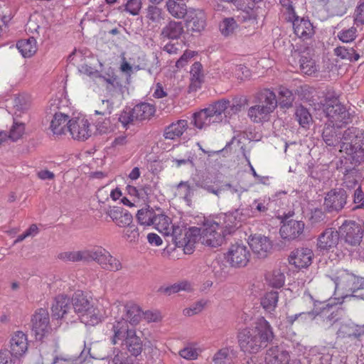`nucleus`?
<instances>
[{
	"label": "nucleus",
	"instance_id": "f257e3e1",
	"mask_svg": "<svg viewBox=\"0 0 364 364\" xmlns=\"http://www.w3.org/2000/svg\"><path fill=\"white\" fill-rule=\"evenodd\" d=\"M241 350L250 353H256L267 347L274 338L272 328L264 318H259L252 328L241 330L237 336Z\"/></svg>",
	"mask_w": 364,
	"mask_h": 364
},
{
	"label": "nucleus",
	"instance_id": "f03ea898",
	"mask_svg": "<svg viewBox=\"0 0 364 364\" xmlns=\"http://www.w3.org/2000/svg\"><path fill=\"white\" fill-rule=\"evenodd\" d=\"M235 223V218L229 213L220 214L212 220H206L200 237V242L210 247L220 246L225 237L237 228Z\"/></svg>",
	"mask_w": 364,
	"mask_h": 364
},
{
	"label": "nucleus",
	"instance_id": "7ed1b4c3",
	"mask_svg": "<svg viewBox=\"0 0 364 364\" xmlns=\"http://www.w3.org/2000/svg\"><path fill=\"white\" fill-rule=\"evenodd\" d=\"M112 314L114 322L109 323L107 327H110L112 332H115V336L119 337L125 331L130 329L128 323L136 325L139 322L141 311L138 305L132 302H116L112 307Z\"/></svg>",
	"mask_w": 364,
	"mask_h": 364
},
{
	"label": "nucleus",
	"instance_id": "20e7f679",
	"mask_svg": "<svg viewBox=\"0 0 364 364\" xmlns=\"http://www.w3.org/2000/svg\"><path fill=\"white\" fill-rule=\"evenodd\" d=\"M72 305L75 312L85 325L95 326L102 321V314L83 292L78 291L73 294Z\"/></svg>",
	"mask_w": 364,
	"mask_h": 364
},
{
	"label": "nucleus",
	"instance_id": "39448f33",
	"mask_svg": "<svg viewBox=\"0 0 364 364\" xmlns=\"http://www.w3.org/2000/svg\"><path fill=\"white\" fill-rule=\"evenodd\" d=\"M324 112L328 123L338 129L352 122V116L337 97L328 95L325 99Z\"/></svg>",
	"mask_w": 364,
	"mask_h": 364
},
{
	"label": "nucleus",
	"instance_id": "423d86ee",
	"mask_svg": "<svg viewBox=\"0 0 364 364\" xmlns=\"http://www.w3.org/2000/svg\"><path fill=\"white\" fill-rule=\"evenodd\" d=\"M228 100H220L193 114V124L198 129L206 128L211 124L222 121L225 110L229 107Z\"/></svg>",
	"mask_w": 364,
	"mask_h": 364
},
{
	"label": "nucleus",
	"instance_id": "0eeeda50",
	"mask_svg": "<svg viewBox=\"0 0 364 364\" xmlns=\"http://www.w3.org/2000/svg\"><path fill=\"white\" fill-rule=\"evenodd\" d=\"M107 250L101 246H95L90 249H84L79 251L64 252L58 255V258L65 262H90L95 261L99 265L102 261Z\"/></svg>",
	"mask_w": 364,
	"mask_h": 364
},
{
	"label": "nucleus",
	"instance_id": "6e6552de",
	"mask_svg": "<svg viewBox=\"0 0 364 364\" xmlns=\"http://www.w3.org/2000/svg\"><path fill=\"white\" fill-rule=\"evenodd\" d=\"M364 287V278L356 277L355 274L349 273L347 271H343L340 276L338 277V282L336 287L347 291L343 298L348 296L357 297L360 299H364L363 295L353 294L357 290L363 289Z\"/></svg>",
	"mask_w": 364,
	"mask_h": 364
},
{
	"label": "nucleus",
	"instance_id": "1a4fd4ad",
	"mask_svg": "<svg viewBox=\"0 0 364 364\" xmlns=\"http://www.w3.org/2000/svg\"><path fill=\"white\" fill-rule=\"evenodd\" d=\"M267 209L264 202L255 200L249 207L236 209L232 212H229V214L235 218V225L238 228L242 222L250 218L257 217L260 213L266 212Z\"/></svg>",
	"mask_w": 364,
	"mask_h": 364
},
{
	"label": "nucleus",
	"instance_id": "9d476101",
	"mask_svg": "<svg viewBox=\"0 0 364 364\" xmlns=\"http://www.w3.org/2000/svg\"><path fill=\"white\" fill-rule=\"evenodd\" d=\"M112 344H116L119 341H123V345L126 346L129 352L134 356H137L141 353L142 342L139 337L136 335L134 329L125 331L119 337L115 336V332H112Z\"/></svg>",
	"mask_w": 364,
	"mask_h": 364
},
{
	"label": "nucleus",
	"instance_id": "9b49d317",
	"mask_svg": "<svg viewBox=\"0 0 364 364\" xmlns=\"http://www.w3.org/2000/svg\"><path fill=\"white\" fill-rule=\"evenodd\" d=\"M346 200L347 193L344 189H333L327 193L324 198L323 206L325 210L329 213H338L344 208Z\"/></svg>",
	"mask_w": 364,
	"mask_h": 364
},
{
	"label": "nucleus",
	"instance_id": "f8f14e48",
	"mask_svg": "<svg viewBox=\"0 0 364 364\" xmlns=\"http://www.w3.org/2000/svg\"><path fill=\"white\" fill-rule=\"evenodd\" d=\"M339 235L344 238L346 242L355 246L361 241L363 231L361 227L355 221H346L339 228Z\"/></svg>",
	"mask_w": 364,
	"mask_h": 364
},
{
	"label": "nucleus",
	"instance_id": "ddd939ff",
	"mask_svg": "<svg viewBox=\"0 0 364 364\" xmlns=\"http://www.w3.org/2000/svg\"><path fill=\"white\" fill-rule=\"evenodd\" d=\"M49 314L47 310L40 309L33 316L32 331L36 339L41 340L49 332Z\"/></svg>",
	"mask_w": 364,
	"mask_h": 364
},
{
	"label": "nucleus",
	"instance_id": "4468645a",
	"mask_svg": "<svg viewBox=\"0 0 364 364\" xmlns=\"http://www.w3.org/2000/svg\"><path fill=\"white\" fill-rule=\"evenodd\" d=\"M68 131L73 138L77 140H85L92 134L90 124L87 119L75 118L69 120Z\"/></svg>",
	"mask_w": 364,
	"mask_h": 364
},
{
	"label": "nucleus",
	"instance_id": "2eb2a0df",
	"mask_svg": "<svg viewBox=\"0 0 364 364\" xmlns=\"http://www.w3.org/2000/svg\"><path fill=\"white\" fill-rule=\"evenodd\" d=\"M304 223L301 220H287L282 221L279 233L281 237L287 240H294L299 238L304 230Z\"/></svg>",
	"mask_w": 364,
	"mask_h": 364
},
{
	"label": "nucleus",
	"instance_id": "dca6fc26",
	"mask_svg": "<svg viewBox=\"0 0 364 364\" xmlns=\"http://www.w3.org/2000/svg\"><path fill=\"white\" fill-rule=\"evenodd\" d=\"M250 252L246 245L236 243L232 245L228 252V260L234 267H245L250 258Z\"/></svg>",
	"mask_w": 364,
	"mask_h": 364
},
{
	"label": "nucleus",
	"instance_id": "f3484780",
	"mask_svg": "<svg viewBox=\"0 0 364 364\" xmlns=\"http://www.w3.org/2000/svg\"><path fill=\"white\" fill-rule=\"evenodd\" d=\"M326 12L331 16H343L348 8L353 6L355 0H318Z\"/></svg>",
	"mask_w": 364,
	"mask_h": 364
},
{
	"label": "nucleus",
	"instance_id": "a211bd4d",
	"mask_svg": "<svg viewBox=\"0 0 364 364\" xmlns=\"http://www.w3.org/2000/svg\"><path fill=\"white\" fill-rule=\"evenodd\" d=\"M105 213L120 228H125L132 223L133 217L132 214L122 207H109Z\"/></svg>",
	"mask_w": 364,
	"mask_h": 364
},
{
	"label": "nucleus",
	"instance_id": "6ab92c4d",
	"mask_svg": "<svg viewBox=\"0 0 364 364\" xmlns=\"http://www.w3.org/2000/svg\"><path fill=\"white\" fill-rule=\"evenodd\" d=\"M313 252L309 248H299L291 252L289 257V263L296 267L306 268L311 264Z\"/></svg>",
	"mask_w": 364,
	"mask_h": 364
},
{
	"label": "nucleus",
	"instance_id": "aec40b11",
	"mask_svg": "<svg viewBox=\"0 0 364 364\" xmlns=\"http://www.w3.org/2000/svg\"><path fill=\"white\" fill-rule=\"evenodd\" d=\"M249 245L252 252L260 258L267 257L272 249V243L269 238L261 235L252 236L250 239Z\"/></svg>",
	"mask_w": 364,
	"mask_h": 364
},
{
	"label": "nucleus",
	"instance_id": "412c9836",
	"mask_svg": "<svg viewBox=\"0 0 364 364\" xmlns=\"http://www.w3.org/2000/svg\"><path fill=\"white\" fill-rule=\"evenodd\" d=\"M339 238V231L334 228H327L318 236L317 247L322 250H330L336 247Z\"/></svg>",
	"mask_w": 364,
	"mask_h": 364
},
{
	"label": "nucleus",
	"instance_id": "4be33fe9",
	"mask_svg": "<svg viewBox=\"0 0 364 364\" xmlns=\"http://www.w3.org/2000/svg\"><path fill=\"white\" fill-rule=\"evenodd\" d=\"M110 92L109 99L102 100L100 106V110H95V114L102 115L109 114L114 106H119L122 103L124 99L122 91L119 89L112 91L110 90Z\"/></svg>",
	"mask_w": 364,
	"mask_h": 364
},
{
	"label": "nucleus",
	"instance_id": "5701e85b",
	"mask_svg": "<svg viewBox=\"0 0 364 364\" xmlns=\"http://www.w3.org/2000/svg\"><path fill=\"white\" fill-rule=\"evenodd\" d=\"M337 334L343 338L360 340L364 336V324L358 325L350 321L342 323Z\"/></svg>",
	"mask_w": 364,
	"mask_h": 364
},
{
	"label": "nucleus",
	"instance_id": "b1692460",
	"mask_svg": "<svg viewBox=\"0 0 364 364\" xmlns=\"http://www.w3.org/2000/svg\"><path fill=\"white\" fill-rule=\"evenodd\" d=\"M70 309V299L65 294L55 297L51 306L52 316L56 319L63 318Z\"/></svg>",
	"mask_w": 364,
	"mask_h": 364
},
{
	"label": "nucleus",
	"instance_id": "393cba45",
	"mask_svg": "<svg viewBox=\"0 0 364 364\" xmlns=\"http://www.w3.org/2000/svg\"><path fill=\"white\" fill-rule=\"evenodd\" d=\"M294 33L304 40L311 38L314 34V26L309 20L296 17L293 21Z\"/></svg>",
	"mask_w": 364,
	"mask_h": 364
},
{
	"label": "nucleus",
	"instance_id": "a878e982",
	"mask_svg": "<svg viewBox=\"0 0 364 364\" xmlns=\"http://www.w3.org/2000/svg\"><path fill=\"white\" fill-rule=\"evenodd\" d=\"M11 353L16 357L21 356L28 349L27 336L22 331H17L10 341Z\"/></svg>",
	"mask_w": 364,
	"mask_h": 364
},
{
	"label": "nucleus",
	"instance_id": "bb28decb",
	"mask_svg": "<svg viewBox=\"0 0 364 364\" xmlns=\"http://www.w3.org/2000/svg\"><path fill=\"white\" fill-rule=\"evenodd\" d=\"M340 151L346 153L355 164L364 162V149L362 148V142L356 141L353 145H341Z\"/></svg>",
	"mask_w": 364,
	"mask_h": 364
},
{
	"label": "nucleus",
	"instance_id": "cd10ccee",
	"mask_svg": "<svg viewBox=\"0 0 364 364\" xmlns=\"http://www.w3.org/2000/svg\"><path fill=\"white\" fill-rule=\"evenodd\" d=\"M289 355L283 350L274 346L269 348L265 355L266 364H289Z\"/></svg>",
	"mask_w": 364,
	"mask_h": 364
},
{
	"label": "nucleus",
	"instance_id": "c85d7f7f",
	"mask_svg": "<svg viewBox=\"0 0 364 364\" xmlns=\"http://www.w3.org/2000/svg\"><path fill=\"white\" fill-rule=\"evenodd\" d=\"M256 101L258 105H263L272 112L278 104L276 95L269 89H263L258 92L256 95Z\"/></svg>",
	"mask_w": 364,
	"mask_h": 364
},
{
	"label": "nucleus",
	"instance_id": "c756f323",
	"mask_svg": "<svg viewBox=\"0 0 364 364\" xmlns=\"http://www.w3.org/2000/svg\"><path fill=\"white\" fill-rule=\"evenodd\" d=\"M273 112L261 105L250 107L247 111V116L254 123H262L269 120V117Z\"/></svg>",
	"mask_w": 364,
	"mask_h": 364
},
{
	"label": "nucleus",
	"instance_id": "7c9ffc66",
	"mask_svg": "<svg viewBox=\"0 0 364 364\" xmlns=\"http://www.w3.org/2000/svg\"><path fill=\"white\" fill-rule=\"evenodd\" d=\"M188 128V122L180 119L166 127L164 136L166 139H176L180 137Z\"/></svg>",
	"mask_w": 364,
	"mask_h": 364
},
{
	"label": "nucleus",
	"instance_id": "2f4dec72",
	"mask_svg": "<svg viewBox=\"0 0 364 364\" xmlns=\"http://www.w3.org/2000/svg\"><path fill=\"white\" fill-rule=\"evenodd\" d=\"M183 33L182 22L171 21L161 30V36L167 39H178Z\"/></svg>",
	"mask_w": 364,
	"mask_h": 364
},
{
	"label": "nucleus",
	"instance_id": "473e14b6",
	"mask_svg": "<svg viewBox=\"0 0 364 364\" xmlns=\"http://www.w3.org/2000/svg\"><path fill=\"white\" fill-rule=\"evenodd\" d=\"M69 117L63 113H55L50 122V129L54 134L60 135L68 131Z\"/></svg>",
	"mask_w": 364,
	"mask_h": 364
},
{
	"label": "nucleus",
	"instance_id": "72a5a7b5",
	"mask_svg": "<svg viewBox=\"0 0 364 364\" xmlns=\"http://www.w3.org/2000/svg\"><path fill=\"white\" fill-rule=\"evenodd\" d=\"M336 128L331 124H326L323 128L322 138L328 146H336L341 144V133H338Z\"/></svg>",
	"mask_w": 364,
	"mask_h": 364
},
{
	"label": "nucleus",
	"instance_id": "f704fd0d",
	"mask_svg": "<svg viewBox=\"0 0 364 364\" xmlns=\"http://www.w3.org/2000/svg\"><path fill=\"white\" fill-rule=\"evenodd\" d=\"M237 356V352L232 347L218 350L213 357L214 364H231Z\"/></svg>",
	"mask_w": 364,
	"mask_h": 364
},
{
	"label": "nucleus",
	"instance_id": "c9c22d12",
	"mask_svg": "<svg viewBox=\"0 0 364 364\" xmlns=\"http://www.w3.org/2000/svg\"><path fill=\"white\" fill-rule=\"evenodd\" d=\"M363 139V137L361 130L353 127L348 128L344 131L341 136L340 148L341 149V145H345V144L353 145L356 141L362 142Z\"/></svg>",
	"mask_w": 364,
	"mask_h": 364
},
{
	"label": "nucleus",
	"instance_id": "e433bc0d",
	"mask_svg": "<svg viewBox=\"0 0 364 364\" xmlns=\"http://www.w3.org/2000/svg\"><path fill=\"white\" fill-rule=\"evenodd\" d=\"M156 112L155 107L149 103L143 102L133 107L135 119L139 121L145 120L152 117Z\"/></svg>",
	"mask_w": 364,
	"mask_h": 364
},
{
	"label": "nucleus",
	"instance_id": "4c0bfd02",
	"mask_svg": "<svg viewBox=\"0 0 364 364\" xmlns=\"http://www.w3.org/2000/svg\"><path fill=\"white\" fill-rule=\"evenodd\" d=\"M331 309L327 306L317 315V320L320 321V324L326 329L331 327L339 318L337 313L331 311Z\"/></svg>",
	"mask_w": 364,
	"mask_h": 364
},
{
	"label": "nucleus",
	"instance_id": "58836bf2",
	"mask_svg": "<svg viewBox=\"0 0 364 364\" xmlns=\"http://www.w3.org/2000/svg\"><path fill=\"white\" fill-rule=\"evenodd\" d=\"M157 215L152 225L161 234L168 236L171 229L170 218L164 215L160 209H157Z\"/></svg>",
	"mask_w": 364,
	"mask_h": 364
},
{
	"label": "nucleus",
	"instance_id": "ea45409f",
	"mask_svg": "<svg viewBox=\"0 0 364 364\" xmlns=\"http://www.w3.org/2000/svg\"><path fill=\"white\" fill-rule=\"evenodd\" d=\"M183 0H168L166 7L168 13L174 18H182L187 13V6Z\"/></svg>",
	"mask_w": 364,
	"mask_h": 364
},
{
	"label": "nucleus",
	"instance_id": "a19ab883",
	"mask_svg": "<svg viewBox=\"0 0 364 364\" xmlns=\"http://www.w3.org/2000/svg\"><path fill=\"white\" fill-rule=\"evenodd\" d=\"M158 212L149 206L138 210L136 218L141 225L150 226L154 223Z\"/></svg>",
	"mask_w": 364,
	"mask_h": 364
},
{
	"label": "nucleus",
	"instance_id": "79ce46f5",
	"mask_svg": "<svg viewBox=\"0 0 364 364\" xmlns=\"http://www.w3.org/2000/svg\"><path fill=\"white\" fill-rule=\"evenodd\" d=\"M100 266L103 269L109 272H118L123 267L120 260L118 258L112 256L108 250L104 255L103 259L101 261Z\"/></svg>",
	"mask_w": 364,
	"mask_h": 364
},
{
	"label": "nucleus",
	"instance_id": "37998d69",
	"mask_svg": "<svg viewBox=\"0 0 364 364\" xmlns=\"http://www.w3.org/2000/svg\"><path fill=\"white\" fill-rule=\"evenodd\" d=\"M16 47L23 57H31L36 51V40L34 38L20 40Z\"/></svg>",
	"mask_w": 364,
	"mask_h": 364
},
{
	"label": "nucleus",
	"instance_id": "c03bdc74",
	"mask_svg": "<svg viewBox=\"0 0 364 364\" xmlns=\"http://www.w3.org/2000/svg\"><path fill=\"white\" fill-rule=\"evenodd\" d=\"M278 299L277 291H272L267 292L262 299L261 305L266 311L273 314V311H274L277 306Z\"/></svg>",
	"mask_w": 364,
	"mask_h": 364
},
{
	"label": "nucleus",
	"instance_id": "a18cd8bd",
	"mask_svg": "<svg viewBox=\"0 0 364 364\" xmlns=\"http://www.w3.org/2000/svg\"><path fill=\"white\" fill-rule=\"evenodd\" d=\"M205 26V21L204 14L202 12L195 14L186 22L187 28L194 32H200L204 29Z\"/></svg>",
	"mask_w": 364,
	"mask_h": 364
},
{
	"label": "nucleus",
	"instance_id": "49530a36",
	"mask_svg": "<svg viewBox=\"0 0 364 364\" xmlns=\"http://www.w3.org/2000/svg\"><path fill=\"white\" fill-rule=\"evenodd\" d=\"M220 31L225 37L233 35L238 28V24L232 17L225 18L219 25Z\"/></svg>",
	"mask_w": 364,
	"mask_h": 364
},
{
	"label": "nucleus",
	"instance_id": "de8ad7c7",
	"mask_svg": "<svg viewBox=\"0 0 364 364\" xmlns=\"http://www.w3.org/2000/svg\"><path fill=\"white\" fill-rule=\"evenodd\" d=\"M269 285L274 288H281L285 282V276L280 269H274L266 275Z\"/></svg>",
	"mask_w": 364,
	"mask_h": 364
},
{
	"label": "nucleus",
	"instance_id": "09e8293b",
	"mask_svg": "<svg viewBox=\"0 0 364 364\" xmlns=\"http://www.w3.org/2000/svg\"><path fill=\"white\" fill-rule=\"evenodd\" d=\"M201 69L202 65L198 62L194 63L191 66V69L190 71L191 76V83L190 85V87L193 90H196L200 85L203 77L201 74Z\"/></svg>",
	"mask_w": 364,
	"mask_h": 364
},
{
	"label": "nucleus",
	"instance_id": "8fccbe9b",
	"mask_svg": "<svg viewBox=\"0 0 364 364\" xmlns=\"http://www.w3.org/2000/svg\"><path fill=\"white\" fill-rule=\"evenodd\" d=\"M294 97L291 90L284 87L279 89V104L282 107L289 108L292 106Z\"/></svg>",
	"mask_w": 364,
	"mask_h": 364
},
{
	"label": "nucleus",
	"instance_id": "3c124183",
	"mask_svg": "<svg viewBox=\"0 0 364 364\" xmlns=\"http://www.w3.org/2000/svg\"><path fill=\"white\" fill-rule=\"evenodd\" d=\"M334 53L343 60H348L350 62L357 61L360 58L358 53H356L353 48H347L345 46H339L334 49Z\"/></svg>",
	"mask_w": 364,
	"mask_h": 364
},
{
	"label": "nucleus",
	"instance_id": "603ef678",
	"mask_svg": "<svg viewBox=\"0 0 364 364\" xmlns=\"http://www.w3.org/2000/svg\"><path fill=\"white\" fill-rule=\"evenodd\" d=\"M132 112L133 108L126 107L119 114L118 121L123 127L127 128L130 124H133L136 121L135 115Z\"/></svg>",
	"mask_w": 364,
	"mask_h": 364
},
{
	"label": "nucleus",
	"instance_id": "864d4df0",
	"mask_svg": "<svg viewBox=\"0 0 364 364\" xmlns=\"http://www.w3.org/2000/svg\"><path fill=\"white\" fill-rule=\"evenodd\" d=\"M295 117L302 127H306L312 121V117L309 110L303 106L296 108Z\"/></svg>",
	"mask_w": 364,
	"mask_h": 364
},
{
	"label": "nucleus",
	"instance_id": "5fc2aeb1",
	"mask_svg": "<svg viewBox=\"0 0 364 364\" xmlns=\"http://www.w3.org/2000/svg\"><path fill=\"white\" fill-rule=\"evenodd\" d=\"M299 63L301 71L304 74L310 75L316 71V63L312 58L301 56Z\"/></svg>",
	"mask_w": 364,
	"mask_h": 364
},
{
	"label": "nucleus",
	"instance_id": "6e6d98bb",
	"mask_svg": "<svg viewBox=\"0 0 364 364\" xmlns=\"http://www.w3.org/2000/svg\"><path fill=\"white\" fill-rule=\"evenodd\" d=\"M25 132V125L23 123L14 122V124L10 129L7 138L13 141H16L22 137Z\"/></svg>",
	"mask_w": 364,
	"mask_h": 364
},
{
	"label": "nucleus",
	"instance_id": "4d7b16f0",
	"mask_svg": "<svg viewBox=\"0 0 364 364\" xmlns=\"http://www.w3.org/2000/svg\"><path fill=\"white\" fill-rule=\"evenodd\" d=\"M141 9V0H128L124 5L119 8V10L124 11L133 16L138 15Z\"/></svg>",
	"mask_w": 364,
	"mask_h": 364
},
{
	"label": "nucleus",
	"instance_id": "13d9d810",
	"mask_svg": "<svg viewBox=\"0 0 364 364\" xmlns=\"http://www.w3.org/2000/svg\"><path fill=\"white\" fill-rule=\"evenodd\" d=\"M176 190L179 196L184 198L186 202L191 201L193 195V189L188 182L181 181L176 186Z\"/></svg>",
	"mask_w": 364,
	"mask_h": 364
},
{
	"label": "nucleus",
	"instance_id": "bf43d9fd",
	"mask_svg": "<svg viewBox=\"0 0 364 364\" xmlns=\"http://www.w3.org/2000/svg\"><path fill=\"white\" fill-rule=\"evenodd\" d=\"M123 237L130 242H135L138 241L139 237L138 228L132 223L129 225V226L125 227V229L123 231Z\"/></svg>",
	"mask_w": 364,
	"mask_h": 364
},
{
	"label": "nucleus",
	"instance_id": "052dcab7",
	"mask_svg": "<svg viewBox=\"0 0 364 364\" xmlns=\"http://www.w3.org/2000/svg\"><path fill=\"white\" fill-rule=\"evenodd\" d=\"M86 349L82 351V354H84ZM87 353L90 358L97 360H103L105 358V354L100 350V345L99 343H93L90 347L87 349Z\"/></svg>",
	"mask_w": 364,
	"mask_h": 364
},
{
	"label": "nucleus",
	"instance_id": "680f3d73",
	"mask_svg": "<svg viewBox=\"0 0 364 364\" xmlns=\"http://www.w3.org/2000/svg\"><path fill=\"white\" fill-rule=\"evenodd\" d=\"M201 232L202 231L200 228L191 227L188 230H185V236L183 240L195 244L197 240H200Z\"/></svg>",
	"mask_w": 364,
	"mask_h": 364
},
{
	"label": "nucleus",
	"instance_id": "e2e57ef3",
	"mask_svg": "<svg viewBox=\"0 0 364 364\" xmlns=\"http://www.w3.org/2000/svg\"><path fill=\"white\" fill-rule=\"evenodd\" d=\"M357 29L355 27H351L348 29L341 31L337 36L343 43L352 42L356 38Z\"/></svg>",
	"mask_w": 364,
	"mask_h": 364
},
{
	"label": "nucleus",
	"instance_id": "0e129e2a",
	"mask_svg": "<svg viewBox=\"0 0 364 364\" xmlns=\"http://www.w3.org/2000/svg\"><path fill=\"white\" fill-rule=\"evenodd\" d=\"M206 305V301L200 300L193 304L189 308H186L183 310V314L186 316H192L195 314L200 313Z\"/></svg>",
	"mask_w": 364,
	"mask_h": 364
},
{
	"label": "nucleus",
	"instance_id": "69168bd1",
	"mask_svg": "<svg viewBox=\"0 0 364 364\" xmlns=\"http://www.w3.org/2000/svg\"><path fill=\"white\" fill-rule=\"evenodd\" d=\"M18 357H16L10 351L2 350L0 351V364H18Z\"/></svg>",
	"mask_w": 364,
	"mask_h": 364
},
{
	"label": "nucleus",
	"instance_id": "338daca9",
	"mask_svg": "<svg viewBox=\"0 0 364 364\" xmlns=\"http://www.w3.org/2000/svg\"><path fill=\"white\" fill-rule=\"evenodd\" d=\"M146 18L152 22H158L161 18V9L155 6L147 8Z\"/></svg>",
	"mask_w": 364,
	"mask_h": 364
},
{
	"label": "nucleus",
	"instance_id": "774afa93",
	"mask_svg": "<svg viewBox=\"0 0 364 364\" xmlns=\"http://www.w3.org/2000/svg\"><path fill=\"white\" fill-rule=\"evenodd\" d=\"M179 355L186 360H196L198 356V353L196 348L187 346L179 351Z\"/></svg>",
	"mask_w": 364,
	"mask_h": 364
}]
</instances>
